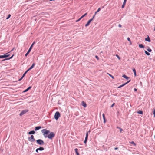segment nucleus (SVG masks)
Masks as SVG:
<instances>
[{
  "label": "nucleus",
  "instance_id": "f257e3e1",
  "mask_svg": "<svg viewBox=\"0 0 155 155\" xmlns=\"http://www.w3.org/2000/svg\"><path fill=\"white\" fill-rule=\"evenodd\" d=\"M41 132L43 134V135L46 138L48 137V134L50 133V131L46 129H43L41 130Z\"/></svg>",
  "mask_w": 155,
  "mask_h": 155
},
{
  "label": "nucleus",
  "instance_id": "f03ea898",
  "mask_svg": "<svg viewBox=\"0 0 155 155\" xmlns=\"http://www.w3.org/2000/svg\"><path fill=\"white\" fill-rule=\"evenodd\" d=\"M55 135V133L53 132L50 133V134L48 135V138L50 139H52L54 137Z\"/></svg>",
  "mask_w": 155,
  "mask_h": 155
},
{
  "label": "nucleus",
  "instance_id": "7ed1b4c3",
  "mask_svg": "<svg viewBox=\"0 0 155 155\" xmlns=\"http://www.w3.org/2000/svg\"><path fill=\"white\" fill-rule=\"evenodd\" d=\"M36 141L37 144L39 145H43L45 143L44 141L41 139H38L36 140Z\"/></svg>",
  "mask_w": 155,
  "mask_h": 155
},
{
  "label": "nucleus",
  "instance_id": "20e7f679",
  "mask_svg": "<svg viewBox=\"0 0 155 155\" xmlns=\"http://www.w3.org/2000/svg\"><path fill=\"white\" fill-rule=\"evenodd\" d=\"M35 42H34L32 44H31V45L29 49H28V51L27 52V53L25 54V56L26 57L28 54L31 51L32 48V47L35 44Z\"/></svg>",
  "mask_w": 155,
  "mask_h": 155
},
{
  "label": "nucleus",
  "instance_id": "39448f33",
  "mask_svg": "<svg viewBox=\"0 0 155 155\" xmlns=\"http://www.w3.org/2000/svg\"><path fill=\"white\" fill-rule=\"evenodd\" d=\"M60 116V113L59 112L57 111L55 114L54 118L56 120H57Z\"/></svg>",
  "mask_w": 155,
  "mask_h": 155
},
{
  "label": "nucleus",
  "instance_id": "423d86ee",
  "mask_svg": "<svg viewBox=\"0 0 155 155\" xmlns=\"http://www.w3.org/2000/svg\"><path fill=\"white\" fill-rule=\"evenodd\" d=\"M28 141L31 142H33L35 140V139L34 138V136L33 135H31L30 137L28 138Z\"/></svg>",
  "mask_w": 155,
  "mask_h": 155
},
{
  "label": "nucleus",
  "instance_id": "0eeeda50",
  "mask_svg": "<svg viewBox=\"0 0 155 155\" xmlns=\"http://www.w3.org/2000/svg\"><path fill=\"white\" fill-rule=\"evenodd\" d=\"M28 111V109L24 110H23L20 114L19 115L20 116H22L24 114H25L26 112Z\"/></svg>",
  "mask_w": 155,
  "mask_h": 155
},
{
  "label": "nucleus",
  "instance_id": "6e6552de",
  "mask_svg": "<svg viewBox=\"0 0 155 155\" xmlns=\"http://www.w3.org/2000/svg\"><path fill=\"white\" fill-rule=\"evenodd\" d=\"M31 88V86H29L27 89L24 90L23 91V92L25 93V92H26L28 91Z\"/></svg>",
  "mask_w": 155,
  "mask_h": 155
},
{
  "label": "nucleus",
  "instance_id": "1a4fd4ad",
  "mask_svg": "<svg viewBox=\"0 0 155 155\" xmlns=\"http://www.w3.org/2000/svg\"><path fill=\"white\" fill-rule=\"evenodd\" d=\"M41 128V127L40 126L36 127L35 128V131H37Z\"/></svg>",
  "mask_w": 155,
  "mask_h": 155
},
{
  "label": "nucleus",
  "instance_id": "9d476101",
  "mask_svg": "<svg viewBox=\"0 0 155 155\" xmlns=\"http://www.w3.org/2000/svg\"><path fill=\"white\" fill-rule=\"evenodd\" d=\"M35 132L34 130H32L28 132V134L29 135L34 134H35Z\"/></svg>",
  "mask_w": 155,
  "mask_h": 155
},
{
  "label": "nucleus",
  "instance_id": "9b49d317",
  "mask_svg": "<svg viewBox=\"0 0 155 155\" xmlns=\"http://www.w3.org/2000/svg\"><path fill=\"white\" fill-rule=\"evenodd\" d=\"M81 105L84 107H85L87 106V104H86L83 101H82Z\"/></svg>",
  "mask_w": 155,
  "mask_h": 155
},
{
  "label": "nucleus",
  "instance_id": "f8f14e48",
  "mask_svg": "<svg viewBox=\"0 0 155 155\" xmlns=\"http://www.w3.org/2000/svg\"><path fill=\"white\" fill-rule=\"evenodd\" d=\"M145 40L148 42H150L151 41L150 39L148 36V37L147 38H145Z\"/></svg>",
  "mask_w": 155,
  "mask_h": 155
},
{
  "label": "nucleus",
  "instance_id": "ddd939ff",
  "mask_svg": "<svg viewBox=\"0 0 155 155\" xmlns=\"http://www.w3.org/2000/svg\"><path fill=\"white\" fill-rule=\"evenodd\" d=\"M9 53V52H8V53H7L5 54L4 55H3V56L4 57V58H7V57H9L10 56V54H8Z\"/></svg>",
  "mask_w": 155,
  "mask_h": 155
},
{
  "label": "nucleus",
  "instance_id": "4468645a",
  "mask_svg": "<svg viewBox=\"0 0 155 155\" xmlns=\"http://www.w3.org/2000/svg\"><path fill=\"white\" fill-rule=\"evenodd\" d=\"M122 77H123V78H125L127 80H128L129 78V77H127L126 75H125V74H124L122 76Z\"/></svg>",
  "mask_w": 155,
  "mask_h": 155
},
{
  "label": "nucleus",
  "instance_id": "2eb2a0df",
  "mask_svg": "<svg viewBox=\"0 0 155 155\" xmlns=\"http://www.w3.org/2000/svg\"><path fill=\"white\" fill-rule=\"evenodd\" d=\"M74 151L76 153L77 155H79V154L78 152V149L75 148L74 149Z\"/></svg>",
  "mask_w": 155,
  "mask_h": 155
},
{
  "label": "nucleus",
  "instance_id": "dca6fc26",
  "mask_svg": "<svg viewBox=\"0 0 155 155\" xmlns=\"http://www.w3.org/2000/svg\"><path fill=\"white\" fill-rule=\"evenodd\" d=\"M139 48H144V46L142 44H139Z\"/></svg>",
  "mask_w": 155,
  "mask_h": 155
},
{
  "label": "nucleus",
  "instance_id": "f3484780",
  "mask_svg": "<svg viewBox=\"0 0 155 155\" xmlns=\"http://www.w3.org/2000/svg\"><path fill=\"white\" fill-rule=\"evenodd\" d=\"M35 63H33L32 65L29 68L30 69H32L35 66Z\"/></svg>",
  "mask_w": 155,
  "mask_h": 155
},
{
  "label": "nucleus",
  "instance_id": "a211bd4d",
  "mask_svg": "<svg viewBox=\"0 0 155 155\" xmlns=\"http://www.w3.org/2000/svg\"><path fill=\"white\" fill-rule=\"evenodd\" d=\"M91 21H90L89 20V21H87V24H85V26L86 27H87V26H88L89 25V24H90V23H91Z\"/></svg>",
  "mask_w": 155,
  "mask_h": 155
},
{
  "label": "nucleus",
  "instance_id": "6ab92c4d",
  "mask_svg": "<svg viewBox=\"0 0 155 155\" xmlns=\"http://www.w3.org/2000/svg\"><path fill=\"white\" fill-rule=\"evenodd\" d=\"M39 150L42 151L44 150V148L42 147H40L39 148H38Z\"/></svg>",
  "mask_w": 155,
  "mask_h": 155
},
{
  "label": "nucleus",
  "instance_id": "aec40b11",
  "mask_svg": "<svg viewBox=\"0 0 155 155\" xmlns=\"http://www.w3.org/2000/svg\"><path fill=\"white\" fill-rule=\"evenodd\" d=\"M133 71L134 73L135 76H136V71L134 68H133Z\"/></svg>",
  "mask_w": 155,
  "mask_h": 155
},
{
  "label": "nucleus",
  "instance_id": "412c9836",
  "mask_svg": "<svg viewBox=\"0 0 155 155\" xmlns=\"http://www.w3.org/2000/svg\"><path fill=\"white\" fill-rule=\"evenodd\" d=\"M137 113L138 114H143V112L141 110H139L137 112Z\"/></svg>",
  "mask_w": 155,
  "mask_h": 155
},
{
  "label": "nucleus",
  "instance_id": "4be33fe9",
  "mask_svg": "<svg viewBox=\"0 0 155 155\" xmlns=\"http://www.w3.org/2000/svg\"><path fill=\"white\" fill-rule=\"evenodd\" d=\"M130 80L129 81H128L127 82L124 83V84H122V86H125V85H126V84H127V83H128L129 82H130Z\"/></svg>",
  "mask_w": 155,
  "mask_h": 155
},
{
  "label": "nucleus",
  "instance_id": "5701e85b",
  "mask_svg": "<svg viewBox=\"0 0 155 155\" xmlns=\"http://www.w3.org/2000/svg\"><path fill=\"white\" fill-rule=\"evenodd\" d=\"M147 50L150 52L152 51V50L149 47H147Z\"/></svg>",
  "mask_w": 155,
  "mask_h": 155
},
{
  "label": "nucleus",
  "instance_id": "b1692460",
  "mask_svg": "<svg viewBox=\"0 0 155 155\" xmlns=\"http://www.w3.org/2000/svg\"><path fill=\"white\" fill-rule=\"evenodd\" d=\"M144 52H145V54L148 55V56H149V55H150V54L149 53V52H147V51H146V50H145L144 51Z\"/></svg>",
  "mask_w": 155,
  "mask_h": 155
},
{
  "label": "nucleus",
  "instance_id": "393cba45",
  "mask_svg": "<svg viewBox=\"0 0 155 155\" xmlns=\"http://www.w3.org/2000/svg\"><path fill=\"white\" fill-rule=\"evenodd\" d=\"M117 128L118 129L120 130V133H121L122 131L123 130V129L119 127H117Z\"/></svg>",
  "mask_w": 155,
  "mask_h": 155
},
{
  "label": "nucleus",
  "instance_id": "a878e982",
  "mask_svg": "<svg viewBox=\"0 0 155 155\" xmlns=\"http://www.w3.org/2000/svg\"><path fill=\"white\" fill-rule=\"evenodd\" d=\"M87 139H88V137H85V140L84 141V143L85 144H86L87 143Z\"/></svg>",
  "mask_w": 155,
  "mask_h": 155
},
{
  "label": "nucleus",
  "instance_id": "bb28decb",
  "mask_svg": "<svg viewBox=\"0 0 155 155\" xmlns=\"http://www.w3.org/2000/svg\"><path fill=\"white\" fill-rule=\"evenodd\" d=\"M14 55L13 54L11 57H9V58H6V59H4V60H9V59H11V58H12V57H13Z\"/></svg>",
  "mask_w": 155,
  "mask_h": 155
},
{
  "label": "nucleus",
  "instance_id": "cd10ccee",
  "mask_svg": "<svg viewBox=\"0 0 155 155\" xmlns=\"http://www.w3.org/2000/svg\"><path fill=\"white\" fill-rule=\"evenodd\" d=\"M101 8H98V9H97V11L96 12H95V15H96V14L98 12H99L100 10H101Z\"/></svg>",
  "mask_w": 155,
  "mask_h": 155
},
{
  "label": "nucleus",
  "instance_id": "c85d7f7f",
  "mask_svg": "<svg viewBox=\"0 0 155 155\" xmlns=\"http://www.w3.org/2000/svg\"><path fill=\"white\" fill-rule=\"evenodd\" d=\"M87 13H85V14H84V15H83L81 17V18H83L84 17V16H85L87 15Z\"/></svg>",
  "mask_w": 155,
  "mask_h": 155
},
{
  "label": "nucleus",
  "instance_id": "c756f323",
  "mask_svg": "<svg viewBox=\"0 0 155 155\" xmlns=\"http://www.w3.org/2000/svg\"><path fill=\"white\" fill-rule=\"evenodd\" d=\"M127 39L128 40V41H129L130 43V44H131V41L130 40V39L129 38H127Z\"/></svg>",
  "mask_w": 155,
  "mask_h": 155
},
{
  "label": "nucleus",
  "instance_id": "7c9ffc66",
  "mask_svg": "<svg viewBox=\"0 0 155 155\" xmlns=\"http://www.w3.org/2000/svg\"><path fill=\"white\" fill-rule=\"evenodd\" d=\"M10 17H11V15L10 14H9L8 16V17H7L6 19H8L10 18Z\"/></svg>",
  "mask_w": 155,
  "mask_h": 155
},
{
  "label": "nucleus",
  "instance_id": "2f4dec72",
  "mask_svg": "<svg viewBox=\"0 0 155 155\" xmlns=\"http://www.w3.org/2000/svg\"><path fill=\"white\" fill-rule=\"evenodd\" d=\"M130 143L132 144H133L134 145H135V143H134V142L133 141H132L131 142H130Z\"/></svg>",
  "mask_w": 155,
  "mask_h": 155
},
{
  "label": "nucleus",
  "instance_id": "473e14b6",
  "mask_svg": "<svg viewBox=\"0 0 155 155\" xmlns=\"http://www.w3.org/2000/svg\"><path fill=\"white\" fill-rule=\"evenodd\" d=\"M27 72L26 71L24 73V74H23V75H22V76H23V77H24V76H25V74H26V73H27Z\"/></svg>",
  "mask_w": 155,
  "mask_h": 155
},
{
  "label": "nucleus",
  "instance_id": "72a5a7b5",
  "mask_svg": "<svg viewBox=\"0 0 155 155\" xmlns=\"http://www.w3.org/2000/svg\"><path fill=\"white\" fill-rule=\"evenodd\" d=\"M81 19V17H80L79 19H78V20H76V22H78Z\"/></svg>",
  "mask_w": 155,
  "mask_h": 155
},
{
  "label": "nucleus",
  "instance_id": "f704fd0d",
  "mask_svg": "<svg viewBox=\"0 0 155 155\" xmlns=\"http://www.w3.org/2000/svg\"><path fill=\"white\" fill-rule=\"evenodd\" d=\"M113 79L114 78V77L112 75H111V74H108Z\"/></svg>",
  "mask_w": 155,
  "mask_h": 155
},
{
  "label": "nucleus",
  "instance_id": "c9c22d12",
  "mask_svg": "<svg viewBox=\"0 0 155 155\" xmlns=\"http://www.w3.org/2000/svg\"><path fill=\"white\" fill-rule=\"evenodd\" d=\"M24 77H23V76H22V77L19 79V80H18V81H21L23 78Z\"/></svg>",
  "mask_w": 155,
  "mask_h": 155
},
{
  "label": "nucleus",
  "instance_id": "e433bc0d",
  "mask_svg": "<svg viewBox=\"0 0 155 155\" xmlns=\"http://www.w3.org/2000/svg\"><path fill=\"white\" fill-rule=\"evenodd\" d=\"M125 5V4H124V3H123V5L122 6V8H123L124 7Z\"/></svg>",
  "mask_w": 155,
  "mask_h": 155
},
{
  "label": "nucleus",
  "instance_id": "4c0bfd02",
  "mask_svg": "<svg viewBox=\"0 0 155 155\" xmlns=\"http://www.w3.org/2000/svg\"><path fill=\"white\" fill-rule=\"evenodd\" d=\"M88 134L87 133H86V137H88Z\"/></svg>",
  "mask_w": 155,
  "mask_h": 155
},
{
  "label": "nucleus",
  "instance_id": "58836bf2",
  "mask_svg": "<svg viewBox=\"0 0 155 155\" xmlns=\"http://www.w3.org/2000/svg\"><path fill=\"white\" fill-rule=\"evenodd\" d=\"M4 58L3 55H0V58Z\"/></svg>",
  "mask_w": 155,
  "mask_h": 155
},
{
  "label": "nucleus",
  "instance_id": "ea45409f",
  "mask_svg": "<svg viewBox=\"0 0 155 155\" xmlns=\"http://www.w3.org/2000/svg\"><path fill=\"white\" fill-rule=\"evenodd\" d=\"M114 104H115V103H113L112 104V105L110 107H112L114 106Z\"/></svg>",
  "mask_w": 155,
  "mask_h": 155
},
{
  "label": "nucleus",
  "instance_id": "a19ab883",
  "mask_svg": "<svg viewBox=\"0 0 155 155\" xmlns=\"http://www.w3.org/2000/svg\"><path fill=\"white\" fill-rule=\"evenodd\" d=\"M153 114L154 115V117H155V109L153 111Z\"/></svg>",
  "mask_w": 155,
  "mask_h": 155
},
{
  "label": "nucleus",
  "instance_id": "79ce46f5",
  "mask_svg": "<svg viewBox=\"0 0 155 155\" xmlns=\"http://www.w3.org/2000/svg\"><path fill=\"white\" fill-rule=\"evenodd\" d=\"M38 150H38V148L36 149V150H35V151H36V152L37 153H38Z\"/></svg>",
  "mask_w": 155,
  "mask_h": 155
},
{
  "label": "nucleus",
  "instance_id": "37998d69",
  "mask_svg": "<svg viewBox=\"0 0 155 155\" xmlns=\"http://www.w3.org/2000/svg\"><path fill=\"white\" fill-rule=\"evenodd\" d=\"M126 1L127 0H124L123 3H124V4H126Z\"/></svg>",
  "mask_w": 155,
  "mask_h": 155
},
{
  "label": "nucleus",
  "instance_id": "c03bdc74",
  "mask_svg": "<svg viewBox=\"0 0 155 155\" xmlns=\"http://www.w3.org/2000/svg\"><path fill=\"white\" fill-rule=\"evenodd\" d=\"M116 56L119 59H120V58L119 57V56L117 55V54L116 55Z\"/></svg>",
  "mask_w": 155,
  "mask_h": 155
},
{
  "label": "nucleus",
  "instance_id": "a18cd8bd",
  "mask_svg": "<svg viewBox=\"0 0 155 155\" xmlns=\"http://www.w3.org/2000/svg\"><path fill=\"white\" fill-rule=\"evenodd\" d=\"M123 87V86H122V85L120 86H119L118 88H121V87Z\"/></svg>",
  "mask_w": 155,
  "mask_h": 155
},
{
  "label": "nucleus",
  "instance_id": "49530a36",
  "mask_svg": "<svg viewBox=\"0 0 155 155\" xmlns=\"http://www.w3.org/2000/svg\"><path fill=\"white\" fill-rule=\"evenodd\" d=\"M102 116H103V119L104 118H105V115H104V114H103Z\"/></svg>",
  "mask_w": 155,
  "mask_h": 155
},
{
  "label": "nucleus",
  "instance_id": "de8ad7c7",
  "mask_svg": "<svg viewBox=\"0 0 155 155\" xmlns=\"http://www.w3.org/2000/svg\"><path fill=\"white\" fill-rule=\"evenodd\" d=\"M103 119H104V123H105L106 122L105 118H104Z\"/></svg>",
  "mask_w": 155,
  "mask_h": 155
},
{
  "label": "nucleus",
  "instance_id": "09e8293b",
  "mask_svg": "<svg viewBox=\"0 0 155 155\" xmlns=\"http://www.w3.org/2000/svg\"><path fill=\"white\" fill-rule=\"evenodd\" d=\"M118 27H122V25H121V24H119V25H118Z\"/></svg>",
  "mask_w": 155,
  "mask_h": 155
},
{
  "label": "nucleus",
  "instance_id": "8fccbe9b",
  "mask_svg": "<svg viewBox=\"0 0 155 155\" xmlns=\"http://www.w3.org/2000/svg\"><path fill=\"white\" fill-rule=\"evenodd\" d=\"M95 57L97 60L99 59V58L97 56H96Z\"/></svg>",
  "mask_w": 155,
  "mask_h": 155
},
{
  "label": "nucleus",
  "instance_id": "3c124183",
  "mask_svg": "<svg viewBox=\"0 0 155 155\" xmlns=\"http://www.w3.org/2000/svg\"><path fill=\"white\" fill-rule=\"evenodd\" d=\"M95 15H95V14H94V15L93 16V17H92V18L93 19H94V17H95Z\"/></svg>",
  "mask_w": 155,
  "mask_h": 155
},
{
  "label": "nucleus",
  "instance_id": "603ef678",
  "mask_svg": "<svg viewBox=\"0 0 155 155\" xmlns=\"http://www.w3.org/2000/svg\"><path fill=\"white\" fill-rule=\"evenodd\" d=\"M31 70V69H30V68H29L26 71L27 72L28 71H29V70Z\"/></svg>",
  "mask_w": 155,
  "mask_h": 155
},
{
  "label": "nucleus",
  "instance_id": "864d4df0",
  "mask_svg": "<svg viewBox=\"0 0 155 155\" xmlns=\"http://www.w3.org/2000/svg\"><path fill=\"white\" fill-rule=\"evenodd\" d=\"M93 19L92 18L91 19H90L89 20L91 22Z\"/></svg>",
  "mask_w": 155,
  "mask_h": 155
},
{
  "label": "nucleus",
  "instance_id": "5fc2aeb1",
  "mask_svg": "<svg viewBox=\"0 0 155 155\" xmlns=\"http://www.w3.org/2000/svg\"><path fill=\"white\" fill-rule=\"evenodd\" d=\"M134 91H137V89L135 88L134 89Z\"/></svg>",
  "mask_w": 155,
  "mask_h": 155
},
{
  "label": "nucleus",
  "instance_id": "6e6d98bb",
  "mask_svg": "<svg viewBox=\"0 0 155 155\" xmlns=\"http://www.w3.org/2000/svg\"><path fill=\"white\" fill-rule=\"evenodd\" d=\"M118 149V147H115L114 148V150H117V149Z\"/></svg>",
  "mask_w": 155,
  "mask_h": 155
},
{
  "label": "nucleus",
  "instance_id": "4d7b16f0",
  "mask_svg": "<svg viewBox=\"0 0 155 155\" xmlns=\"http://www.w3.org/2000/svg\"><path fill=\"white\" fill-rule=\"evenodd\" d=\"M90 131L89 130V131H88L87 133L88 134L90 133Z\"/></svg>",
  "mask_w": 155,
  "mask_h": 155
},
{
  "label": "nucleus",
  "instance_id": "13d9d810",
  "mask_svg": "<svg viewBox=\"0 0 155 155\" xmlns=\"http://www.w3.org/2000/svg\"><path fill=\"white\" fill-rule=\"evenodd\" d=\"M14 49V48H13V49H12L11 50V51H13V50Z\"/></svg>",
  "mask_w": 155,
  "mask_h": 155
},
{
  "label": "nucleus",
  "instance_id": "bf43d9fd",
  "mask_svg": "<svg viewBox=\"0 0 155 155\" xmlns=\"http://www.w3.org/2000/svg\"><path fill=\"white\" fill-rule=\"evenodd\" d=\"M154 138L155 139V135H154Z\"/></svg>",
  "mask_w": 155,
  "mask_h": 155
}]
</instances>
